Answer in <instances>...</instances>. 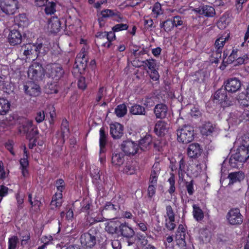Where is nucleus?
<instances>
[{
  "label": "nucleus",
  "mask_w": 249,
  "mask_h": 249,
  "mask_svg": "<svg viewBox=\"0 0 249 249\" xmlns=\"http://www.w3.org/2000/svg\"><path fill=\"white\" fill-rule=\"evenodd\" d=\"M124 127L118 123L110 124V134L114 139H120L124 134Z\"/></svg>",
  "instance_id": "obj_14"
},
{
  "label": "nucleus",
  "mask_w": 249,
  "mask_h": 249,
  "mask_svg": "<svg viewBox=\"0 0 249 249\" xmlns=\"http://www.w3.org/2000/svg\"><path fill=\"white\" fill-rule=\"evenodd\" d=\"M60 128L61 137L63 140H64L65 137L68 136L70 132L69 122L66 119L64 118L62 120Z\"/></svg>",
  "instance_id": "obj_30"
},
{
  "label": "nucleus",
  "mask_w": 249,
  "mask_h": 249,
  "mask_svg": "<svg viewBox=\"0 0 249 249\" xmlns=\"http://www.w3.org/2000/svg\"><path fill=\"white\" fill-rule=\"evenodd\" d=\"M202 152V148L198 143H193L189 145L187 149V154L190 158L196 159L199 157Z\"/></svg>",
  "instance_id": "obj_13"
},
{
  "label": "nucleus",
  "mask_w": 249,
  "mask_h": 249,
  "mask_svg": "<svg viewBox=\"0 0 249 249\" xmlns=\"http://www.w3.org/2000/svg\"><path fill=\"white\" fill-rule=\"evenodd\" d=\"M24 157L20 160V168L28 167L29 165V162L28 160V155L26 147L24 148Z\"/></svg>",
  "instance_id": "obj_46"
},
{
  "label": "nucleus",
  "mask_w": 249,
  "mask_h": 249,
  "mask_svg": "<svg viewBox=\"0 0 249 249\" xmlns=\"http://www.w3.org/2000/svg\"><path fill=\"white\" fill-rule=\"evenodd\" d=\"M228 91L224 88H220L214 93L213 98L217 102L220 104H223L226 106H230L233 105L234 101V98L228 95Z\"/></svg>",
  "instance_id": "obj_4"
},
{
  "label": "nucleus",
  "mask_w": 249,
  "mask_h": 249,
  "mask_svg": "<svg viewBox=\"0 0 249 249\" xmlns=\"http://www.w3.org/2000/svg\"><path fill=\"white\" fill-rule=\"evenodd\" d=\"M230 36L228 34L226 36H221V37L217 38L214 43V49L215 52L216 54L218 55L219 57H221V53L223 47L227 40L229 39Z\"/></svg>",
  "instance_id": "obj_18"
},
{
  "label": "nucleus",
  "mask_w": 249,
  "mask_h": 249,
  "mask_svg": "<svg viewBox=\"0 0 249 249\" xmlns=\"http://www.w3.org/2000/svg\"><path fill=\"white\" fill-rule=\"evenodd\" d=\"M168 127V125L165 122L159 121L155 125L154 131L158 136H162L167 131Z\"/></svg>",
  "instance_id": "obj_21"
},
{
  "label": "nucleus",
  "mask_w": 249,
  "mask_h": 249,
  "mask_svg": "<svg viewBox=\"0 0 249 249\" xmlns=\"http://www.w3.org/2000/svg\"><path fill=\"white\" fill-rule=\"evenodd\" d=\"M24 128V131L29 133L28 135L30 141L34 140V142H35L36 140V137L38 134V131L37 128L34 126L33 122L28 121Z\"/></svg>",
  "instance_id": "obj_17"
},
{
  "label": "nucleus",
  "mask_w": 249,
  "mask_h": 249,
  "mask_svg": "<svg viewBox=\"0 0 249 249\" xmlns=\"http://www.w3.org/2000/svg\"><path fill=\"white\" fill-rule=\"evenodd\" d=\"M136 168L135 166L131 163H127L124 168V173L128 175H133L136 173Z\"/></svg>",
  "instance_id": "obj_38"
},
{
  "label": "nucleus",
  "mask_w": 249,
  "mask_h": 249,
  "mask_svg": "<svg viewBox=\"0 0 249 249\" xmlns=\"http://www.w3.org/2000/svg\"><path fill=\"white\" fill-rule=\"evenodd\" d=\"M237 52L238 50L237 49H233L232 52L229 56L226 62L227 64H231L234 62L237 58Z\"/></svg>",
  "instance_id": "obj_43"
},
{
  "label": "nucleus",
  "mask_w": 249,
  "mask_h": 249,
  "mask_svg": "<svg viewBox=\"0 0 249 249\" xmlns=\"http://www.w3.org/2000/svg\"><path fill=\"white\" fill-rule=\"evenodd\" d=\"M127 111L126 106L123 104L117 106L115 109V113L117 117H123L126 114Z\"/></svg>",
  "instance_id": "obj_31"
},
{
  "label": "nucleus",
  "mask_w": 249,
  "mask_h": 249,
  "mask_svg": "<svg viewBox=\"0 0 249 249\" xmlns=\"http://www.w3.org/2000/svg\"><path fill=\"white\" fill-rule=\"evenodd\" d=\"M106 94V89L104 87H101L99 88V90L97 94V97L96 100L97 102H99L102 97Z\"/></svg>",
  "instance_id": "obj_53"
},
{
  "label": "nucleus",
  "mask_w": 249,
  "mask_h": 249,
  "mask_svg": "<svg viewBox=\"0 0 249 249\" xmlns=\"http://www.w3.org/2000/svg\"><path fill=\"white\" fill-rule=\"evenodd\" d=\"M124 161V156L121 153H114L111 158L112 164L116 166H120Z\"/></svg>",
  "instance_id": "obj_25"
},
{
  "label": "nucleus",
  "mask_w": 249,
  "mask_h": 249,
  "mask_svg": "<svg viewBox=\"0 0 249 249\" xmlns=\"http://www.w3.org/2000/svg\"><path fill=\"white\" fill-rule=\"evenodd\" d=\"M20 51L27 57L31 56L33 59L37 58L39 54H45L46 52L42 43L24 44L21 46Z\"/></svg>",
  "instance_id": "obj_1"
},
{
  "label": "nucleus",
  "mask_w": 249,
  "mask_h": 249,
  "mask_svg": "<svg viewBox=\"0 0 249 249\" xmlns=\"http://www.w3.org/2000/svg\"><path fill=\"white\" fill-rule=\"evenodd\" d=\"M211 237L210 232L206 229L201 230L200 231V238L204 242L210 241Z\"/></svg>",
  "instance_id": "obj_44"
},
{
  "label": "nucleus",
  "mask_w": 249,
  "mask_h": 249,
  "mask_svg": "<svg viewBox=\"0 0 249 249\" xmlns=\"http://www.w3.org/2000/svg\"><path fill=\"white\" fill-rule=\"evenodd\" d=\"M99 132V145L100 148V152H103V149L105 148L107 143V134L106 133L105 129L103 127L100 128Z\"/></svg>",
  "instance_id": "obj_29"
},
{
  "label": "nucleus",
  "mask_w": 249,
  "mask_h": 249,
  "mask_svg": "<svg viewBox=\"0 0 249 249\" xmlns=\"http://www.w3.org/2000/svg\"><path fill=\"white\" fill-rule=\"evenodd\" d=\"M185 187L186 188L187 193L190 196H192L193 195V194L195 192V190L194 188V184H193V180H192L191 181L188 182L187 181L185 183Z\"/></svg>",
  "instance_id": "obj_52"
},
{
  "label": "nucleus",
  "mask_w": 249,
  "mask_h": 249,
  "mask_svg": "<svg viewBox=\"0 0 249 249\" xmlns=\"http://www.w3.org/2000/svg\"><path fill=\"white\" fill-rule=\"evenodd\" d=\"M61 28V22L57 17H53L48 21V30L51 33L56 34Z\"/></svg>",
  "instance_id": "obj_15"
},
{
  "label": "nucleus",
  "mask_w": 249,
  "mask_h": 249,
  "mask_svg": "<svg viewBox=\"0 0 249 249\" xmlns=\"http://www.w3.org/2000/svg\"><path fill=\"white\" fill-rule=\"evenodd\" d=\"M166 210V215L168 219L173 221V219H175V213L172 207L170 205L167 206Z\"/></svg>",
  "instance_id": "obj_55"
},
{
  "label": "nucleus",
  "mask_w": 249,
  "mask_h": 249,
  "mask_svg": "<svg viewBox=\"0 0 249 249\" xmlns=\"http://www.w3.org/2000/svg\"><path fill=\"white\" fill-rule=\"evenodd\" d=\"M157 185L155 184H150L148 186L147 190V194L148 196L150 198H152L155 194L156 193V188Z\"/></svg>",
  "instance_id": "obj_56"
},
{
  "label": "nucleus",
  "mask_w": 249,
  "mask_h": 249,
  "mask_svg": "<svg viewBox=\"0 0 249 249\" xmlns=\"http://www.w3.org/2000/svg\"><path fill=\"white\" fill-rule=\"evenodd\" d=\"M10 103L8 100L0 98V115L6 114L10 109Z\"/></svg>",
  "instance_id": "obj_27"
},
{
  "label": "nucleus",
  "mask_w": 249,
  "mask_h": 249,
  "mask_svg": "<svg viewBox=\"0 0 249 249\" xmlns=\"http://www.w3.org/2000/svg\"><path fill=\"white\" fill-rule=\"evenodd\" d=\"M18 0H1L0 7L7 15H13L18 8Z\"/></svg>",
  "instance_id": "obj_7"
},
{
  "label": "nucleus",
  "mask_w": 249,
  "mask_h": 249,
  "mask_svg": "<svg viewBox=\"0 0 249 249\" xmlns=\"http://www.w3.org/2000/svg\"><path fill=\"white\" fill-rule=\"evenodd\" d=\"M193 11L196 14L206 18L213 17L216 14L214 8L213 6L208 5H203L197 8H194Z\"/></svg>",
  "instance_id": "obj_11"
},
{
  "label": "nucleus",
  "mask_w": 249,
  "mask_h": 249,
  "mask_svg": "<svg viewBox=\"0 0 249 249\" xmlns=\"http://www.w3.org/2000/svg\"><path fill=\"white\" fill-rule=\"evenodd\" d=\"M113 18V19L116 22H121L125 21V18L122 16L121 13L118 11L117 10L115 11L114 13V15L112 17Z\"/></svg>",
  "instance_id": "obj_54"
},
{
  "label": "nucleus",
  "mask_w": 249,
  "mask_h": 249,
  "mask_svg": "<svg viewBox=\"0 0 249 249\" xmlns=\"http://www.w3.org/2000/svg\"><path fill=\"white\" fill-rule=\"evenodd\" d=\"M134 222L137 224L139 229L142 231H146L147 230V224L146 222H142L134 218Z\"/></svg>",
  "instance_id": "obj_51"
},
{
  "label": "nucleus",
  "mask_w": 249,
  "mask_h": 249,
  "mask_svg": "<svg viewBox=\"0 0 249 249\" xmlns=\"http://www.w3.org/2000/svg\"><path fill=\"white\" fill-rule=\"evenodd\" d=\"M45 113L43 111H39L37 112L35 119L36 122L39 123L44 120Z\"/></svg>",
  "instance_id": "obj_59"
},
{
  "label": "nucleus",
  "mask_w": 249,
  "mask_h": 249,
  "mask_svg": "<svg viewBox=\"0 0 249 249\" xmlns=\"http://www.w3.org/2000/svg\"><path fill=\"white\" fill-rule=\"evenodd\" d=\"M245 178L244 174L242 172H232L229 174V185L233 184L237 182H240L244 179Z\"/></svg>",
  "instance_id": "obj_23"
},
{
  "label": "nucleus",
  "mask_w": 249,
  "mask_h": 249,
  "mask_svg": "<svg viewBox=\"0 0 249 249\" xmlns=\"http://www.w3.org/2000/svg\"><path fill=\"white\" fill-rule=\"evenodd\" d=\"M173 23H174V26L177 27L178 26H180L183 24V20L179 16H175L172 19Z\"/></svg>",
  "instance_id": "obj_61"
},
{
  "label": "nucleus",
  "mask_w": 249,
  "mask_h": 249,
  "mask_svg": "<svg viewBox=\"0 0 249 249\" xmlns=\"http://www.w3.org/2000/svg\"><path fill=\"white\" fill-rule=\"evenodd\" d=\"M64 71L62 67L58 64H53L47 68L46 75L49 79L58 82L63 77Z\"/></svg>",
  "instance_id": "obj_3"
},
{
  "label": "nucleus",
  "mask_w": 249,
  "mask_h": 249,
  "mask_svg": "<svg viewBox=\"0 0 249 249\" xmlns=\"http://www.w3.org/2000/svg\"><path fill=\"white\" fill-rule=\"evenodd\" d=\"M55 186L57 190L59 191V193H62V192L65 188V183L63 179L60 178L56 181Z\"/></svg>",
  "instance_id": "obj_49"
},
{
  "label": "nucleus",
  "mask_w": 249,
  "mask_h": 249,
  "mask_svg": "<svg viewBox=\"0 0 249 249\" xmlns=\"http://www.w3.org/2000/svg\"><path fill=\"white\" fill-rule=\"evenodd\" d=\"M118 232L127 238L132 237L134 235L133 230L125 223L121 224L119 226Z\"/></svg>",
  "instance_id": "obj_22"
},
{
  "label": "nucleus",
  "mask_w": 249,
  "mask_h": 249,
  "mask_svg": "<svg viewBox=\"0 0 249 249\" xmlns=\"http://www.w3.org/2000/svg\"><path fill=\"white\" fill-rule=\"evenodd\" d=\"M213 130L214 127L213 124L211 123L208 122L203 124L201 129V132L202 135L208 136L211 135Z\"/></svg>",
  "instance_id": "obj_32"
},
{
  "label": "nucleus",
  "mask_w": 249,
  "mask_h": 249,
  "mask_svg": "<svg viewBox=\"0 0 249 249\" xmlns=\"http://www.w3.org/2000/svg\"><path fill=\"white\" fill-rule=\"evenodd\" d=\"M178 142L188 143L194 139V128L190 125H184L177 131Z\"/></svg>",
  "instance_id": "obj_2"
},
{
  "label": "nucleus",
  "mask_w": 249,
  "mask_h": 249,
  "mask_svg": "<svg viewBox=\"0 0 249 249\" xmlns=\"http://www.w3.org/2000/svg\"><path fill=\"white\" fill-rule=\"evenodd\" d=\"M160 26L161 28H163L164 30L168 32L172 31L174 28V23L172 19H167L160 23Z\"/></svg>",
  "instance_id": "obj_34"
},
{
  "label": "nucleus",
  "mask_w": 249,
  "mask_h": 249,
  "mask_svg": "<svg viewBox=\"0 0 249 249\" xmlns=\"http://www.w3.org/2000/svg\"><path fill=\"white\" fill-rule=\"evenodd\" d=\"M239 162L238 160L234 156L232 155L229 159L230 165L233 168H236L238 167V163Z\"/></svg>",
  "instance_id": "obj_60"
},
{
  "label": "nucleus",
  "mask_w": 249,
  "mask_h": 249,
  "mask_svg": "<svg viewBox=\"0 0 249 249\" xmlns=\"http://www.w3.org/2000/svg\"><path fill=\"white\" fill-rule=\"evenodd\" d=\"M9 43L11 45H16L20 44L22 41V36L17 30H12L8 37Z\"/></svg>",
  "instance_id": "obj_20"
},
{
  "label": "nucleus",
  "mask_w": 249,
  "mask_h": 249,
  "mask_svg": "<svg viewBox=\"0 0 249 249\" xmlns=\"http://www.w3.org/2000/svg\"><path fill=\"white\" fill-rule=\"evenodd\" d=\"M224 85L228 93H233L241 89L242 83L239 79L231 78L225 81Z\"/></svg>",
  "instance_id": "obj_9"
},
{
  "label": "nucleus",
  "mask_w": 249,
  "mask_h": 249,
  "mask_svg": "<svg viewBox=\"0 0 249 249\" xmlns=\"http://www.w3.org/2000/svg\"><path fill=\"white\" fill-rule=\"evenodd\" d=\"M116 9L111 10V9H105L101 12V15L103 16V18H112L114 15V13Z\"/></svg>",
  "instance_id": "obj_47"
},
{
  "label": "nucleus",
  "mask_w": 249,
  "mask_h": 249,
  "mask_svg": "<svg viewBox=\"0 0 249 249\" xmlns=\"http://www.w3.org/2000/svg\"><path fill=\"white\" fill-rule=\"evenodd\" d=\"M18 242V238L17 236H13L8 240V249H16L17 244Z\"/></svg>",
  "instance_id": "obj_39"
},
{
  "label": "nucleus",
  "mask_w": 249,
  "mask_h": 249,
  "mask_svg": "<svg viewBox=\"0 0 249 249\" xmlns=\"http://www.w3.org/2000/svg\"><path fill=\"white\" fill-rule=\"evenodd\" d=\"M153 111L156 118L162 119L167 115L168 107L164 104H158L154 107Z\"/></svg>",
  "instance_id": "obj_16"
},
{
  "label": "nucleus",
  "mask_w": 249,
  "mask_h": 249,
  "mask_svg": "<svg viewBox=\"0 0 249 249\" xmlns=\"http://www.w3.org/2000/svg\"><path fill=\"white\" fill-rule=\"evenodd\" d=\"M88 58L85 56V54L79 53L76 57L75 63L77 64V66L85 69L87 66Z\"/></svg>",
  "instance_id": "obj_26"
},
{
  "label": "nucleus",
  "mask_w": 249,
  "mask_h": 249,
  "mask_svg": "<svg viewBox=\"0 0 249 249\" xmlns=\"http://www.w3.org/2000/svg\"><path fill=\"white\" fill-rule=\"evenodd\" d=\"M249 62V57L247 54H244L242 56L237 58L235 61V65L247 64Z\"/></svg>",
  "instance_id": "obj_45"
},
{
  "label": "nucleus",
  "mask_w": 249,
  "mask_h": 249,
  "mask_svg": "<svg viewBox=\"0 0 249 249\" xmlns=\"http://www.w3.org/2000/svg\"><path fill=\"white\" fill-rule=\"evenodd\" d=\"M238 150L241 153V156L244 158V159L247 161V160L249 158V149H244L242 148H238Z\"/></svg>",
  "instance_id": "obj_62"
},
{
  "label": "nucleus",
  "mask_w": 249,
  "mask_h": 249,
  "mask_svg": "<svg viewBox=\"0 0 249 249\" xmlns=\"http://www.w3.org/2000/svg\"><path fill=\"white\" fill-rule=\"evenodd\" d=\"M239 148H242L244 149H249V138L245 137V139H243L242 142Z\"/></svg>",
  "instance_id": "obj_63"
},
{
  "label": "nucleus",
  "mask_w": 249,
  "mask_h": 249,
  "mask_svg": "<svg viewBox=\"0 0 249 249\" xmlns=\"http://www.w3.org/2000/svg\"><path fill=\"white\" fill-rule=\"evenodd\" d=\"M106 231L111 234L118 233V229L117 223L116 222L111 221L107 224L105 228Z\"/></svg>",
  "instance_id": "obj_33"
},
{
  "label": "nucleus",
  "mask_w": 249,
  "mask_h": 249,
  "mask_svg": "<svg viewBox=\"0 0 249 249\" xmlns=\"http://www.w3.org/2000/svg\"><path fill=\"white\" fill-rule=\"evenodd\" d=\"M138 51V49L133 50V53L136 57H138L142 55L147 53L149 50L148 48H143L141 51L139 52Z\"/></svg>",
  "instance_id": "obj_57"
},
{
  "label": "nucleus",
  "mask_w": 249,
  "mask_h": 249,
  "mask_svg": "<svg viewBox=\"0 0 249 249\" xmlns=\"http://www.w3.org/2000/svg\"><path fill=\"white\" fill-rule=\"evenodd\" d=\"M175 219L173 220H171V219H166V227L169 230H174L175 228L176 224L174 223Z\"/></svg>",
  "instance_id": "obj_64"
},
{
  "label": "nucleus",
  "mask_w": 249,
  "mask_h": 249,
  "mask_svg": "<svg viewBox=\"0 0 249 249\" xmlns=\"http://www.w3.org/2000/svg\"><path fill=\"white\" fill-rule=\"evenodd\" d=\"M168 182L170 185V188L168 190V192L172 195L175 191L176 188L175 186V176L172 174L171 175V177L168 179Z\"/></svg>",
  "instance_id": "obj_48"
},
{
  "label": "nucleus",
  "mask_w": 249,
  "mask_h": 249,
  "mask_svg": "<svg viewBox=\"0 0 249 249\" xmlns=\"http://www.w3.org/2000/svg\"><path fill=\"white\" fill-rule=\"evenodd\" d=\"M62 193H56L53 196L52 200L51 203V205H54L56 207H59L62 204Z\"/></svg>",
  "instance_id": "obj_35"
},
{
  "label": "nucleus",
  "mask_w": 249,
  "mask_h": 249,
  "mask_svg": "<svg viewBox=\"0 0 249 249\" xmlns=\"http://www.w3.org/2000/svg\"><path fill=\"white\" fill-rule=\"evenodd\" d=\"M130 113L134 115L146 116L147 112L145 108L139 104H135L129 109Z\"/></svg>",
  "instance_id": "obj_24"
},
{
  "label": "nucleus",
  "mask_w": 249,
  "mask_h": 249,
  "mask_svg": "<svg viewBox=\"0 0 249 249\" xmlns=\"http://www.w3.org/2000/svg\"><path fill=\"white\" fill-rule=\"evenodd\" d=\"M121 149L127 155H134L139 150V145L132 141L127 140L122 143Z\"/></svg>",
  "instance_id": "obj_10"
},
{
  "label": "nucleus",
  "mask_w": 249,
  "mask_h": 249,
  "mask_svg": "<svg viewBox=\"0 0 249 249\" xmlns=\"http://www.w3.org/2000/svg\"><path fill=\"white\" fill-rule=\"evenodd\" d=\"M142 63L145 66H147L148 69L151 71L153 70L156 68V61L153 59H146L144 61H142Z\"/></svg>",
  "instance_id": "obj_41"
},
{
  "label": "nucleus",
  "mask_w": 249,
  "mask_h": 249,
  "mask_svg": "<svg viewBox=\"0 0 249 249\" xmlns=\"http://www.w3.org/2000/svg\"><path fill=\"white\" fill-rule=\"evenodd\" d=\"M95 230L90 229L88 232L83 233L81 235L80 242L81 244L87 247L91 248L96 243V236Z\"/></svg>",
  "instance_id": "obj_6"
},
{
  "label": "nucleus",
  "mask_w": 249,
  "mask_h": 249,
  "mask_svg": "<svg viewBox=\"0 0 249 249\" xmlns=\"http://www.w3.org/2000/svg\"><path fill=\"white\" fill-rule=\"evenodd\" d=\"M152 12L156 14V17L157 18L159 15L162 14L163 12L161 10V4L157 2H156L153 7Z\"/></svg>",
  "instance_id": "obj_42"
},
{
  "label": "nucleus",
  "mask_w": 249,
  "mask_h": 249,
  "mask_svg": "<svg viewBox=\"0 0 249 249\" xmlns=\"http://www.w3.org/2000/svg\"><path fill=\"white\" fill-rule=\"evenodd\" d=\"M78 87L79 89L84 90L87 87V85L85 82V78L84 77H80L78 80Z\"/></svg>",
  "instance_id": "obj_58"
},
{
  "label": "nucleus",
  "mask_w": 249,
  "mask_h": 249,
  "mask_svg": "<svg viewBox=\"0 0 249 249\" xmlns=\"http://www.w3.org/2000/svg\"><path fill=\"white\" fill-rule=\"evenodd\" d=\"M227 219L230 224L236 225L241 224L243 216L238 208L231 209L227 213Z\"/></svg>",
  "instance_id": "obj_8"
},
{
  "label": "nucleus",
  "mask_w": 249,
  "mask_h": 249,
  "mask_svg": "<svg viewBox=\"0 0 249 249\" xmlns=\"http://www.w3.org/2000/svg\"><path fill=\"white\" fill-rule=\"evenodd\" d=\"M46 7L45 8V13L47 14H53L55 11V3L53 2H49L48 4H46Z\"/></svg>",
  "instance_id": "obj_40"
},
{
  "label": "nucleus",
  "mask_w": 249,
  "mask_h": 249,
  "mask_svg": "<svg viewBox=\"0 0 249 249\" xmlns=\"http://www.w3.org/2000/svg\"><path fill=\"white\" fill-rule=\"evenodd\" d=\"M185 235V230L183 226L180 224L178 227L175 236V239L178 245L183 247L186 246Z\"/></svg>",
  "instance_id": "obj_19"
},
{
  "label": "nucleus",
  "mask_w": 249,
  "mask_h": 249,
  "mask_svg": "<svg viewBox=\"0 0 249 249\" xmlns=\"http://www.w3.org/2000/svg\"><path fill=\"white\" fill-rule=\"evenodd\" d=\"M57 82H54L51 80H49L46 85V91L48 94L56 93L58 91Z\"/></svg>",
  "instance_id": "obj_28"
},
{
  "label": "nucleus",
  "mask_w": 249,
  "mask_h": 249,
  "mask_svg": "<svg viewBox=\"0 0 249 249\" xmlns=\"http://www.w3.org/2000/svg\"><path fill=\"white\" fill-rule=\"evenodd\" d=\"M193 215L194 218L197 221L201 220L204 217L202 210L196 205H193Z\"/></svg>",
  "instance_id": "obj_36"
},
{
  "label": "nucleus",
  "mask_w": 249,
  "mask_h": 249,
  "mask_svg": "<svg viewBox=\"0 0 249 249\" xmlns=\"http://www.w3.org/2000/svg\"><path fill=\"white\" fill-rule=\"evenodd\" d=\"M44 72V70L41 64L34 62L29 68L28 75L30 79L38 81L42 80Z\"/></svg>",
  "instance_id": "obj_5"
},
{
  "label": "nucleus",
  "mask_w": 249,
  "mask_h": 249,
  "mask_svg": "<svg viewBox=\"0 0 249 249\" xmlns=\"http://www.w3.org/2000/svg\"><path fill=\"white\" fill-rule=\"evenodd\" d=\"M152 141L151 138L149 136L145 137L143 139L140 141L139 147L143 150L151 143Z\"/></svg>",
  "instance_id": "obj_37"
},
{
  "label": "nucleus",
  "mask_w": 249,
  "mask_h": 249,
  "mask_svg": "<svg viewBox=\"0 0 249 249\" xmlns=\"http://www.w3.org/2000/svg\"><path fill=\"white\" fill-rule=\"evenodd\" d=\"M25 92L31 96H38L40 93V88L38 85L34 82L28 81L23 86Z\"/></svg>",
  "instance_id": "obj_12"
},
{
  "label": "nucleus",
  "mask_w": 249,
  "mask_h": 249,
  "mask_svg": "<svg viewBox=\"0 0 249 249\" xmlns=\"http://www.w3.org/2000/svg\"><path fill=\"white\" fill-rule=\"evenodd\" d=\"M128 25L127 24L120 23L114 26L112 29L113 32H119L123 30H126L128 29Z\"/></svg>",
  "instance_id": "obj_50"
}]
</instances>
